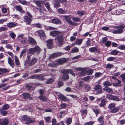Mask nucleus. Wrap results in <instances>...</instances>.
Returning a JSON list of instances; mask_svg holds the SVG:
<instances>
[{
  "instance_id": "f257e3e1",
  "label": "nucleus",
  "mask_w": 125,
  "mask_h": 125,
  "mask_svg": "<svg viewBox=\"0 0 125 125\" xmlns=\"http://www.w3.org/2000/svg\"><path fill=\"white\" fill-rule=\"evenodd\" d=\"M31 55L27 53L26 58L24 63L25 66L30 67L34 65L37 62V59L33 58L31 59Z\"/></svg>"
},
{
  "instance_id": "f03ea898",
  "label": "nucleus",
  "mask_w": 125,
  "mask_h": 125,
  "mask_svg": "<svg viewBox=\"0 0 125 125\" xmlns=\"http://www.w3.org/2000/svg\"><path fill=\"white\" fill-rule=\"evenodd\" d=\"M61 73L63 74L62 79L64 81L68 80L69 78L68 74L70 73L74 76L75 73L73 72L72 70L71 69H63L61 70Z\"/></svg>"
},
{
  "instance_id": "7ed1b4c3",
  "label": "nucleus",
  "mask_w": 125,
  "mask_h": 125,
  "mask_svg": "<svg viewBox=\"0 0 125 125\" xmlns=\"http://www.w3.org/2000/svg\"><path fill=\"white\" fill-rule=\"evenodd\" d=\"M125 28V26L122 24L118 26H115L114 28L117 29V30H109V31L112 32L114 34H121L123 32V29Z\"/></svg>"
},
{
  "instance_id": "20e7f679",
  "label": "nucleus",
  "mask_w": 125,
  "mask_h": 125,
  "mask_svg": "<svg viewBox=\"0 0 125 125\" xmlns=\"http://www.w3.org/2000/svg\"><path fill=\"white\" fill-rule=\"evenodd\" d=\"M28 50L29 53L31 54L34 55L35 54V52H36L37 53H39L40 52L41 49L39 47L37 46L34 48H30Z\"/></svg>"
},
{
  "instance_id": "39448f33",
  "label": "nucleus",
  "mask_w": 125,
  "mask_h": 125,
  "mask_svg": "<svg viewBox=\"0 0 125 125\" xmlns=\"http://www.w3.org/2000/svg\"><path fill=\"white\" fill-rule=\"evenodd\" d=\"M63 35L62 34L57 36L55 38V41L57 42L60 46H62L63 44Z\"/></svg>"
},
{
  "instance_id": "423d86ee",
  "label": "nucleus",
  "mask_w": 125,
  "mask_h": 125,
  "mask_svg": "<svg viewBox=\"0 0 125 125\" xmlns=\"http://www.w3.org/2000/svg\"><path fill=\"white\" fill-rule=\"evenodd\" d=\"M38 32L40 38L42 40H44L46 38V35L43 30H40L38 31Z\"/></svg>"
},
{
  "instance_id": "0eeeda50",
  "label": "nucleus",
  "mask_w": 125,
  "mask_h": 125,
  "mask_svg": "<svg viewBox=\"0 0 125 125\" xmlns=\"http://www.w3.org/2000/svg\"><path fill=\"white\" fill-rule=\"evenodd\" d=\"M94 89L95 91H96V93L98 94H100L102 93V89L101 85H97L95 86Z\"/></svg>"
},
{
  "instance_id": "6e6552de",
  "label": "nucleus",
  "mask_w": 125,
  "mask_h": 125,
  "mask_svg": "<svg viewBox=\"0 0 125 125\" xmlns=\"http://www.w3.org/2000/svg\"><path fill=\"white\" fill-rule=\"evenodd\" d=\"M23 21L27 24L30 25L32 21V19L28 17L27 16L24 17Z\"/></svg>"
},
{
  "instance_id": "1a4fd4ad",
  "label": "nucleus",
  "mask_w": 125,
  "mask_h": 125,
  "mask_svg": "<svg viewBox=\"0 0 125 125\" xmlns=\"http://www.w3.org/2000/svg\"><path fill=\"white\" fill-rule=\"evenodd\" d=\"M52 23L55 24H60L62 23L61 20L55 17L51 20Z\"/></svg>"
},
{
  "instance_id": "9d476101",
  "label": "nucleus",
  "mask_w": 125,
  "mask_h": 125,
  "mask_svg": "<svg viewBox=\"0 0 125 125\" xmlns=\"http://www.w3.org/2000/svg\"><path fill=\"white\" fill-rule=\"evenodd\" d=\"M61 32L58 31H53L50 32V35L53 37L58 36L60 35Z\"/></svg>"
},
{
  "instance_id": "9b49d317",
  "label": "nucleus",
  "mask_w": 125,
  "mask_h": 125,
  "mask_svg": "<svg viewBox=\"0 0 125 125\" xmlns=\"http://www.w3.org/2000/svg\"><path fill=\"white\" fill-rule=\"evenodd\" d=\"M32 85V83H28L26 84V87L28 91L31 92L34 90L35 88Z\"/></svg>"
},
{
  "instance_id": "f8f14e48",
  "label": "nucleus",
  "mask_w": 125,
  "mask_h": 125,
  "mask_svg": "<svg viewBox=\"0 0 125 125\" xmlns=\"http://www.w3.org/2000/svg\"><path fill=\"white\" fill-rule=\"evenodd\" d=\"M89 50L92 52H96L97 53H99L100 52V50L97 47H93L91 48H89Z\"/></svg>"
},
{
  "instance_id": "ddd939ff",
  "label": "nucleus",
  "mask_w": 125,
  "mask_h": 125,
  "mask_svg": "<svg viewBox=\"0 0 125 125\" xmlns=\"http://www.w3.org/2000/svg\"><path fill=\"white\" fill-rule=\"evenodd\" d=\"M53 41L52 39H49L47 41V44L48 48L49 49H51L53 48Z\"/></svg>"
},
{
  "instance_id": "4468645a",
  "label": "nucleus",
  "mask_w": 125,
  "mask_h": 125,
  "mask_svg": "<svg viewBox=\"0 0 125 125\" xmlns=\"http://www.w3.org/2000/svg\"><path fill=\"white\" fill-rule=\"evenodd\" d=\"M14 8L17 11L22 13H24V11L23 10L21 6L20 5H15L14 6Z\"/></svg>"
},
{
  "instance_id": "2eb2a0df",
  "label": "nucleus",
  "mask_w": 125,
  "mask_h": 125,
  "mask_svg": "<svg viewBox=\"0 0 125 125\" xmlns=\"http://www.w3.org/2000/svg\"><path fill=\"white\" fill-rule=\"evenodd\" d=\"M67 60V59L66 58H63L58 59L57 62L59 64H62L63 63H66Z\"/></svg>"
},
{
  "instance_id": "dca6fc26",
  "label": "nucleus",
  "mask_w": 125,
  "mask_h": 125,
  "mask_svg": "<svg viewBox=\"0 0 125 125\" xmlns=\"http://www.w3.org/2000/svg\"><path fill=\"white\" fill-rule=\"evenodd\" d=\"M55 8H58L60 7V4L57 0H53L52 2Z\"/></svg>"
},
{
  "instance_id": "f3484780",
  "label": "nucleus",
  "mask_w": 125,
  "mask_h": 125,
  "mask_svg": "<svg viewBox=\"0 0 125 125\" xmlns=\"http://www.w3.org/2000/svg\"><path fill=\"white\" fill-rule=\"evenodd\" d=\"M58 97L59 98L64 102L66 101L68 99L67 98L62 94H59L58 95Z\"/></svg>"
},
{
  "instance_id": "a211bd4d",
  "label": "nucleus",
  "mask_w": 125,
  "mask_h": 125,
  "mask_svg": "<svg viewBox=\"0 0 125 125\" xmlns=\"http://www.w3.org/2000/svg\"><path fill=\"white\" fill-rule=\"evenodd\" d=\"M7 26L9 28H12L16 26L17 25L15 22H10L7 24Z\"/></svg>"
},
{
  "instance_id": "6ab92c4d",
  "label": "nucleus",
  "mask_w": 125,
  "mask_h": 125,
  "mask_svg": "<svg viewBox=\"0 0 125 125\" xmlns=\"http://www.w3.org/2000/svg\"><path fill=\"white\" fill-rule=\"evenodd\" d=\"M8 62L9 64L12 67H14V63L11 58L9 57L8 59Z\"/></svg>"
},
{
  "instance_id": "aec40b11",
  "label": "nucleus",
  "mask_w": 125,
  "mask_h": 125,
  "mask_svg": "<svg viewBox=\"0 0 125 125\" xmlns=\"http://www.w3.org/2000/svg\"><path fill=\"white\" fill-rule=\"evenodd\" d=\"M23 98L24 99H28L30 96V94L29 93H23L22 94Z\"/></svg>"
},
{
  "instance_id": "412c9836",
  "label": "nucleus",
  "mask_w": 125,
  "mask_h": 125,
  "mask_svg": "<svg viewBox=\"0 0 125 125\" xmlns=\"http://www.w3.org/2000/svg\"><path fill=\"white\" fill-rule=\"evenodd\" d=\"M9 121L8 118H5L3 120L1 119V125H7Z\"/></svg>"
},
{
  "instance_id": "4be33fe9",
  "label": "nucleus",
  "mask_w": 125,
  "mask_h": 125,
  "mask_svg": "<svg viewBox=\"0 0 125 125\" xmlns=\"http://www.w3.org/2000/svg\"><path fill=\"white\" fill-rule=\"evenodd\" d=\"M116 80L117 81V83H114L113 84V85L115 87L120 86H121V81L119 80L118 79H116Z\"/></svg>"
},
{
  "instance_id": "5701e85b",
  "label": "nucleus",
  "mask_w": 125,
  "mask_h": 125,
  "mask_svg": "<svg viewBox=\"0 0 125 125\" xmlns=\"http://www.w3.org/2000/svg\"><path fill=\"white\" fill-rule=\"evenodd\" d=\"M84 90L86 92H88L91 90V87L90 85L87 84H85L84 86Z\"/></svg>"
},
{
  "instance_id": "b1692460",
  "label": "nucleus",
  "mask_w": 125,
  "mask_h": 125,
  "mask_svg": "<svg viewBox=\"0 0 125 125\" xmlns=\"http://www.w3.org/2000/svg\"><path fill=\"white\" fill-rule=\"evenodd\" d=\"M93 76H87L86 77H84L82 79L84 81L87 82L90 79H92L93 77Z\"/></svg>"
},
{
  "instance_id": "393cba45",
  "label": "nucleus",
  "mask_w": 125,
  "mask_h": 125,
  "mask_svg": "<svg viewBox=\"0 0 125 125\" xmlns=\"http://www.w3.org/2000/svg\"><path fill=\"white\" fill-rule=\"evenodd\" d=\"M38 98L40 100H41L44 102H45L47 101L46 97L43 95H40L38 96Z\"/></svg>"
},
{
  "instance_id": "a878e982",
  "label": "nucleus",
  "mask_w": 125,
  "mask_h": 125,
  "mask_svg": "<svg viewBox=\"0 0 125 125\" xmlns=\"http://www.w3.org/2000/svg\"><path fill=\"white\" fill-rule=\"evenodd\" d=\"M105 99V98L103 99L101 101L99 105L101 107H104L106 104Z\"/></svg>"
},
{
  "instance_id": "bb28decb",
  "label": "nucleus",
  "mask_w": 125,
  "mask_h": 125,
  "mask_svg": "<svg viewBox=\"0 0 125 125\" xmlns=\"http://www.w3.org/2000/svg\"><path fill=\"white\" fill-rule=\"evenodd\" d=\"M1 114L3 116L6 115L7 114L8 111H7L3 109H0Z\"/></svg>"
},
{
  "instance_id": "cd10ccee",
  "label": "nucleus",
  "mask_w": 125,
  "mask_h": 125,
  "mask_svg": "<svg viewBox=\"0 0 125 125\" xmlns=\"http://www.w3.org/2000/svg\"><path fill=\"white\" fill-rule=\"evenodd\" d=\"M98 121L99 123L102 124L104 123V117L103 116H100L98 119Z\"/></svg>"
},
{
  "instance_id": "c85d7f7f",
  "label": "nucleus",
  "mask_w": 125,
  "mask_h": 125,
  "mask_svg": "<svg viewBox=\"0 0 125 125\" xmlns=\"http://www.w3.org/2000/svg\"><path fill=\"white\" fill-rule=\"evenodd\" d=\"M104 90L109 93H111L113 92V90L111 88L108 87H105L104 88Z\"/></svg>"
},
{
  "instance_id": "c756f323",
  "label": "nucleus",
  "mask_w": 125,
  "mask_h": 125,
  "mask_svg": "<svg viewBox=\"0 0 125 125\" xmlns=\"http://www.w3.org/2000/svg\"><path fill=\"white\" fill-rule=\"evenodd\" d=\"M14 59L15 63L16 65H19L20 64V62L19 60L18 57L16 56H14Z\"/></svg>"
},
{
  "instance_id": "7c9ffc66",
  "label": "nucleus",
  "mask_w": 125,
  "mask_h": 125,
  "mask_svg": "<svg viewBox=\"0 0 125 125\" xmlns=\"http://www.w3.org/2000/svg\"><path fill=\"white\" fill-rule=\"evenodd\" d=\"M115 106V104L114 103H111L108 106V108L111 111L112 110Z\"/></svg>"
},
{
  "instance_id": "2f4dec72",
  "label": "nucleus",
  "mask_w": 125,
  "mask_h": 125,
  "mask_svg": "<svg viewBox=\"0 0 125 125\" xmlns=\"http://www.w3.org/2000/svg\"><path fill=\"white\" fill-rule=\"evenodd\" d=\"M120 110V108L119 107H115L111 111V112L112 113H115L118 112Z\"/></svg>"
},
{
  "instance_id": "473e14b6",
  "label": "nucleus",
  "mask_w": 125,
  "mask_h": 125,
  "mask_svg": "<svg viewBox=\"0 0 125 125\" xmlns=\"http://www.w3.org/2000/svg\"><path fill=\"white\" fill-rule=\"evenodd\" d=\"M65 20L67 22L71 20V17L69 16L64 15L62 16Z\"/></svg>"
},
{
  "instance_id": "72a5a7b5",
  "label": "nucleus",
  "mask_w": 125,
  "mask_h": 125,
  "mask_svg": "<svg viewBox=\"0 0 125 125\" xmlns=\"http://www.w3.org/2000/svg\"><path fill=\"white\" fill-rule=\"evenodd\" d=\"M9 72V71L5 68H0V75H1L2 73H6Z\"/></svg>"
},
{
  "instance_id": "f704fd0d",
  "label": "nucleus",
  "mask_w": 125,
  "mask_h": 125,
  "mask_svg": "<svg viewBox=\"0 0 125 125\" xmlns=\"http://www.w3.org/2000/svg\"><path fill=\"white\" fill-rule=\"evenodd\" d=\"M44 5L49 11H50L51 10V9L50 7L49 2H45Z\"/></svg>"
},
{
  "instance_id": "c9c22d12",
  "label": "nucleus",
  "mask_w": 125,
  "mask_h": 125,
  "mask_svg": "<svg viewBox=\"0 0 125 125\" xmlns=\"http://www.w3.org/2000/svg\"><path fill=\"white\" fill-rule=\"evenodd\" d=\"M54 81L53 79L52 78L48 79L46 82V83L47 84H50L52 83Z\"/></svg>"
},
{
  "instance_id": "e433bc0d",
  "label": "nucleus",
  "mask_w": 125,
  "mask_h": 125,
  "mask_svg": "<svg viewBox=\"0 0 125 125\" xmlns=\"http://www.w3.org/2000/svg\"><path fill=\"white\" fill-rule=\"evenodd\" d=\"M79 51V49L77 47H75L73 48L70 51L71 53H75Z\"/></svg>"
},
{
  "instance_id": "4c0bfd02",
  "label": "nucleus",
  "mask_w": 125,
  "mask_h": 125,
  "mask_svg": "<svg viewBox=\"0 0 125 125\" xmlns=\"http://www.w3.org/2000/svg\"><path fill=\"white\" fill-rule=\"evenodd\" d=\"M87 107L85 109L81 110H80V112L81 113V114L82 115H84V114H87L88 113V111L87 110Z\"/></svg>"
},
{
  "instance_id": "58836bf2",
  "label": "nucleus",
  "mask_w": 125,
  "mask_h": 125,
  "mask_svg": "<svg viewBox=\"0 0 125 125\" xmlns=\"http://www.w3.org/2000/svg\"><path fill=\"white\" fill-rule=\"evenodd\" d=\"M37 79L41 81L44 80V76L42 74H38Z\"/></svg>"
},
{
  "instance_id": "ea45409f",
  "label": "nucleus",
  "mask_w": 125,
  "mask_h": 125,
  "mask_svg": "<svg viewBox=\"0 0 125 125\" xmlns=\"http://www.w3.org/2000/svg\"><path fill=\"white\" fill-rule=\"evenodd\" d=\"M83 40L82 39H77L75 41V43L77 45H81L82 42Z\"/></svg>"
},
{
  "instance_id": "a19ab883",
  "label": "nucleus",
  "mask_w": 125,
  "mask_h": 125,
  "mask_svg": "<svg viewBox=\"0 0 125 125\" xmlns=\"http://www.w3.org/2000/svg\"><path fill=\"white\" fill-rule=\"evenodd\" d=\"M67 22L68 24H69V25L71 26H76L77 24V23H76L73 22L71 20H70V21H69Z\"/></svg>"
},
{
  "instance_id": "79ce46f5",
  "label": "nucleus",
  "mask_w": 125,
  "mask_h": 125,
  "mask_svg": "<svg viewBox=\"0 0 125 125\" xmlns=\"http://www.w3.org/2000/svg\"><path fill=\"white\" fill-rule=\"evenodd\" d=\"M93 111L96 115V116H97L99 114V110L98 109H93Z\"/></svg>"
},
{
  "instance_id": "37998d69",
  "label": "nucleus",
  "mask_w": 125,
  "mask_h": 125,
  "mask_svg": "<svg viewBox=\"0 0 125 125\" xmlns=\"http://www.w3.org/2000/svg\"><path fill=\"white\" fill-rule=\"evenodd\" d=\"M28 41L29 42L32 44H34L36 42L35 40L32 38H30Z\"/></svg>"
},
{
  "instance_id": "c03bdc74",
  "label": "nucleus",
  "mask_w": 125,
  "mask_h": 125,
  "mask_svg": "<svg viewBox=\"0 0 125 125\" xmlns=\"http://www.w3.org/2000/svg\"><path fill=\"white\" fill-rule=\"evenodd\" d=\"M118 53V52L117 50H114L110 52V54L114 55H117Z\"/></svg>"
},
{
  "instance_id": "a18cd8bd",
  "label": "nucleus",
  "mask_w": 125,
  "mask_h": 125,
  "mask_svg": "<svg viewBox=\"0 0 125 125\" xmlns=\"http://www.w3.org/2000/svg\"><path fill=\"white\" fill-rule=\"evenodd\" d=\"M57 83L59 87H61L64 84L63 82L61 80L58 81Z\"/></svg>"
},
{
  "instance_id": "49530a36",
  "label": "nucleus",
  "mask_w": 125,
  "mask_h": 125,
  "mask_svg": "<svg viewBox=\"0 0 125 125\" xmlns=\"http://www.w3.org/2000/svg\"><path fill=\"white\" fill-rule=\"evenodd\" d=\"M57 57L56 53H52L51 55H50L48 57V59H50L52 58H55Z\"/></svg>"
},
{
  "instance_id": "de8ad7c7",
  "label": "nucleus",
  "mask_w": 125,
  "mask_h": 125,
  "mask_svg": "<svg viewBox=\"0 0 125 125\" xmlns=\"http://www.w3.org/2000/svg\"><path fill=\"white\" fill-rule=\"evenodd\" d=\"M58 12L61 14H64L66 13V11L63 10L62 8L59 9L58 10Z\"/></svg>"
},
{
  "instance_id": "09e8293b",
  "label": "nucleus",
  "mask_w": 125,
  "mask_h": 125,
  "mask_svg": "<svg viewBox=\"0 0 125 125\" xmlns=\"http://www.w3.org/2000/svg\"><path fill=\"white\" fill-rule=\"evenodd\" d=\"M22 118L24 121H27L30 118H31V117H28L27 115H24L22 116Z\"/></svg>"
},
{
  "instance_id": "8fccbe9b",
  "label": "nucleus",
  "mask_w": 125,
  "mask_h": 125,
  "mask_svg": "<svg viewBox=\"0 0 125 125\" xmlns=\"http://www.w3.org/2000/svg\"><path fill=\"white\" fill-rule=\"evenodd\" d=\"M38 77V74H35L33 75H31L29 77V79H37Z\"/></svg>"
},
{
  "instance_id": "3c124183",
  "label": "nucleus",
  "mask_w": 125,
  "mask_h": 125,
  "mask_svg": "<svg viewBox=\"0 0 125 125\" xmlns=\"http://www.w3.org/2000/svg\"><path fill=\"white\" fill-rule=\"evenodd\" d=\"M10 107L9 105L8 104H5L4 105L2 109H3L5 110H7L9 109Z\"/></svg>"
},
{
  "instance_id": "603ef678",
  "label": "nucleus",
  "mask_w": 125,
  "mask_h": 125,
  "mask_svg": "<svg viewBox=\"0 0 125 125\" xmlns=\"http://www.w3.org/2000/svg\"><path fill=\"white\" fill-rule=\"evenodd\" d=\"M114 67V65L110 63H108L106 65V68L110 69Z\"/></svg>"
},
{
  "instance_id": "864d4df0",
  "label": "nucleus",
  "mask_w": 125,
  "mask_h": 125,
  "mask_svg": "<svg viewBox=\"0 0 125 125\" xmlns=\"http://www.w3.org/2000/svg\"><path fill=\"white\" fill-rule=\"evenodd\" d=\"M72 19L74 21L78 22L80 21H81V19L79 17L77 18L74 17L72 18Z\"/></svg>"
},
{
  "instance_id": "5fc2aeb1",
  "label": "nucleus",
  "mask_w": 125,
  "mask_h": 125,
  "mask_svg": "<svg viewBox=\"0 0 125 125\" xmlns=\"http://www.w3.org/2000/svg\"><path fill=\"white\" fill-rule=\"evenodd\" d=\"M112 100L118 101H119V98L117 96L113 95Z\"/></svg>"
},
{
  "instance_id": "6e6d98bb",
  "label": "nucleus",
  "mask_w": 125,
  "mask_h": 125,
  "mask_svg": "<svg viewBox=\"0 0 125 125\" xmlns=\"http://www.w3.org/2000/svg\"><path fill=\"white\" fill-rule=\"evenodd\" d=\"M108 40V38L107 37H105L103 38L100 41L101 43H103L106 42Z\"/></svg>"
},
{
  "instance_id": "4d7b16f0",
  "label": "nucleus",
  "mask_w": 125,
  "mask_h": 125,
  "mask_svg": "<svg viewBox=\"0 0 125 125\" xmlns=\"http://www.w3.org/2000/svg\"><path fill=\"white\" fill-rule=\"evenodd\" d=\"M29 75V74L28 73H26L25 75H23L22 76V77L25 80H26L28 79H29V77H28Z\"/></svg>"
},
{
  "instance_id": "13d9d810",
  "label": "nucleus",
  "mask_w": 125,
  "mask_h": 125,
  "mask_svg": "<svg viewBox=\"0 0 125 125\" xmlns=\"http://www.w3.org/2000/svg\"><path fill=\"white\" fill-rule=\"evenodd\" d=\"M112 84V83L108 81H105L103 83V85L104 86H111Z\"/></svg>"
},
{
  "instance_id": "bf43d9fd",
  "label": "nucleus",
  "mask_w": 125,
  "mask_h": 125,
  "mask_svg": "<svg viewBox=\"0 0 125 125\" xmlns=\"http://www.w3.org/2000/svg\"><path fill=\"white\" fill-rule=\"evenodd\" d=\"M66 122L67 125H70L72 122V119L70 118H68L66 120Z\"/></svg>"
},
{
  "instance_id": "052dcab7",
  "label": "nucleus",
  "mask_w": 125,
  "mask_h": 125,
  "mask_svg": "<svg viewBox=\"0 0 125 125\" xmlns=\"http://www.w3.org/2000/svg\"><path fill=\"white\" fill-rule=\"evenodd\" d=\"M9 34L10 35L11 37L13 39H14L16 37V35L14 32H12L11 33H10Z\"/></svg>"
},
{
  "instance_id": "680f3d73",
  "label": "nucleus",
  "mask_w": 125,
  "mask_h": 125,
  "mask_svg": "<svg viewBox=\"0 0 125 125\" xmlns=\"http://www.w3.org/2000/svg\"><path fill=\"white\" fill-rule=\"evenodd\" d=\"M111 42L110 41H108L105 43V45L107 47H110L111 44Z\"/></svg>"
},
{
  "instance_id": "e2e57ef3",
  "label": "nucleus",
  "mask_w": 125,
  "mask_h": 125,
  "mask_svg": "<svg viewBox=\"0 0 125 125\" xmlns=\"http://www.w3.org/2000/svg\"><path fill=\"white\" fill-rule=\"evenodd\" d=\"M102 73L100 72H96L95 74V77L96 78L99 77Z\"/></svg>"
},
{
  "instance_id": "0e129e2a",
  "label": "nucleus",
  "mask_w": 125,
  "mask_h": 125,
  "mask_svg": "<svg viewBox=\"0 0 125 125\" xmlns=\"http://www.w3.org/2000/svg\"><path fill=\"white\" fill-rule=\"evenodd\" d=\"M34 25L35 27L38 28H42V24L39 23L34 24Z\"/></svg>"
},
{
  "instance_id": "69168bd1",
  "label": "nucleus",
  "mask_w": 125,
  "mask_h": 125,
  "mask_svg": "<svg viewBox=\"0 0 125 125\" xmlns=\"http://www.w3.org/2000/svg\"><path fill=\"white\" fill-rule=\"evenodd\" d=\"M120 76L122 78L123 82L125 83V73L122 74Z\"/></svg>"
},
{
  "instance_id": "338daca9",
  "label": "nucleus",
  "mask_w": 125,
  "mask_h": 125,
  "mask_svg": "<svg viewBox=\"0 0 125 125\" xmlns=\"http://www.w3.org/2000/svg\"><path fill=\"white\" fill-rule=\"evenodd\" d=\"M118 48L121 50H125V45H121L118 47Z\"/></svg>"
},
{
  "instance_id": "774afa93",
  "label": "nucleus",
  "mask_w": 125,
  "mask_h": 125,
  "mask_svg": "<svg viewBox=\"0 0 125 125\" xmlns=\"http://www.w3.org/2000/svg\"><path fill=\"white\" fill-rule=\"evenodd\" d=\"M94 123L92 121H90L89 122H87L85 123L84 125H93Z\"/></svg>"
}]
</instances>
